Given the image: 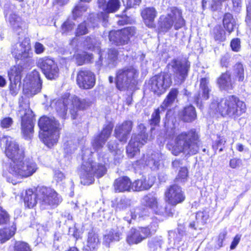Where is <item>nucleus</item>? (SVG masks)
Masks as SVG:
<instances>
[{
	"instance_id": "44",
	"label": "nucleus",
	"mask_w": 251,
	"mask_h": 251,
	"mask_svg": "<svg viewBox=\"0 0 251 251\" xmlns=\"http://www.w3.org/2000/svg\"><path fill=\"white\" fill-rule=\"evenodd\" d=\"M13 251H31L29 245L23 241L15 242Z\"/></svg>"
},
{
	"instance_id": "50",
	"label": "nucleus",
	"mask_w": 251,
	"mask_h": 251,
	"mask_svg": "<svg viewBox=\"0 0 251 251\" xmlns=\"http://www.w3.org/2000/svg\"><path fill=\"white\" fill-rule=\"evenodd\" d=\"M9 220V214L0 206V225L6 224Z\"/></svg>"
},
{
	"instance_id": "43",
	"label": "nucleus",
	"mask_w": 251,
	"mask_h": 251,
	"mask_svg": "<svg viewBox=\"0 0 251 251\" xmlns=\"http://www.w3.org/2000/svg\"><path fill=\"white\" fill-rule=\"evenodd\" d=\"M213 32L215 40L222 42L226 40L225 32L221 26H217L215 27Z\"/></svg>"
},
{
	"instance_id": "21",
	"label": "nucleus",
	"mask_w": 251,
	"mask_h": 251,
	"mask_svg": "<svg viewBox=\"0 0 251 251\" xmlns=\"http://www.w3.org/2000/svg\"><path fill=\"white\" fill-rule=\"evenodd\" d=\"M30 45L28 38H25L22 42L16 45L12 53L17 59H24L30 56Z\"/></svg>"
},
{
	"instance_id": "58",
	"label": "nucleus",
	"mask_w": 251,
	"mask_h": 251,
	"mask_svg": "<svg viewBox=\"0 0 251 251\" xmlns=\"http://www.w3.org/2000/svg\"><path fill=\"white\" fill-rule=\"evenodd\" d=\"M241 239V235H236L235 237L233 239V240L232 241L231 246H230V249L233 250L236 248L237 245L239 243V241Z\"/></svg>"
},
{
	"instance_id": "64",
	"label": "nucleus",
	"mask_w": 251,
	"mask_h": 251,
	"mask_svg": "<svg viewBox=\"0 0 251 251\" xmlns=\"http://www.w3.org/2000/svg\"><path fill=\"white\" fill-rule=\"evenodd\" d=\"M236 149L240 152H242L244 150V146L240 143H238L236 145Z\"/></svg>"
},
{
	"instance_id": "49",
	"label": "nucleus",
	"mask_w": 251,
	"mask_h": 251,
	"mask_svg": "<svg viewBox=\"0 0 251 251\" xmlns=\"http://www.w3.org/2000/svg\"><path fill=\"white\" fill-rule=\"evenodd\" d=\"M13 124V120L10 117H5L0 121V126L2 128H9Z\"/></svg>"
},
{
	"instance_id": "5",
	"label": "nucleus",
	"mask_w": 251,
	"mask_h": 251,
	"mask_svg": "<svg viewBox=\"0 0 251 251\" xmlns=\"http://www.w3.org/2000/svg\"><path fill=\"white\" fill-rule=\"evenodd\" d=\"M90 102L86 99L81 100L77 97L73 96L63 100H53L50 106L54 108L58 114L63 119L66 118L67 111L70 109L72 118L75 119L79 110H83L89 106Z\"/></svg>"
},
{
	"instance_id": "12",
	"label": "nucleus",
	"mask_w": 251,
	"mask_h": 251,
	"mask_svg": "<svg viewBox=\"0 0 251 251\" xmlns=\"http://www.w3.org/2000/svg\"><path fill=\"white\" fill-rule=\"evenodd\" d=\"M141 130L140 133L134 134L126 147V152L129 157L132 158L139 152V148L147 143L148 135L146 134L145 127L141 124L138 126Z\"/></svg>"
},
{
	"instance_id": "63",
	"label": "nucleus",
	"mask_w": 251,
	"mask_h": 251,
	"mask_svg": "<svg viewBox=\"0 0 251 251\" xmlns=\"http://www.w3.org/2000/svg\"><path fill=\"white\" fill-rule=\"evenodd\" d=\"M180 164V161L179 160H175L172 162V166L175 168H177L179 166Z\"/></svg>"
},
{
	"instance_id": "8",
	"label": "nucleus",
	"mask_w": 251,
	"mask_h": 251,
	"mask_svg": "<svg viewBox=\"0 0 251 251\" xmlns=\"http://www.w3.org/2000/svg\"><path fill=\"white\" fill-rule=\"evenodd\" d=\"M37 164L32 159H21L10 167L8 171L12 175L20 178H26L32 176L37 170Z\"/></svg>"
},
{
	"instance_id": "32",
	"label": "nucleus",
	"mask_w": 251,
	"mask_h": 251,
	"mask_svg": "<svg viewBox=\"0 0 251 251\" xmlns=\"http://www.w3.org/2000/svg\"><path fill=\"white\" fill-rule=\"evenodd\" d=\"M132 184L130 179L125 176L115 180L114 186L116 192H121L132 191Z\"/></svg>"
},
{
	"instance_id": "55",
	"label": "nucleus",
	"mask_w": 251,
	"mask_h": 251,
	"mask_svg": "<svg viewBox=\"0 0 251 251\" xmlns=\"http://www.w3.org/2000/svg\"><path fill=\"white\" fill-rule=\"evenodd\" d=\"M74 26V23L70 21L65 22L62 26V29L64 32L71 30Z\"/></svg>"
},
{
	"instance_id": "54",
	"label": "nucleus",
	"mask_w": 251,
	"mask_h": 251,
	"mask_svg": "<svg viewBox=\"0 0 251 251\" xmlns=\"http://www.w3.org/2000/svg\"><path fill=\"white\" fill-rule=\"evenodd\" d=\"M230 47L234 51H239L241 48L240 41L239 39H233L230 43Z\"/></svg>"
},
{
	"instance_id": "31",
	"label": "nucleus",
	"mask_w": 251,
	"mask_h": 251,
	"mask_svg": "<svg viewBox=\"0 0 251 251\" xmlns=\"http://www.w3.org/2000/svg\"><path fill=\"white\" fill-rule=\"evenodd\" d=\"M39 64V67L47 78L52 79L58 76L59 69L57 64Z\"/></svg>"
},
{
	"instance_id": "20",
	"label": "nucleus",
	"mask_w": 251,
	"mask_h": 251,
	"mask_svg": "<svg viewBox=\"0 0 251 251\" xmlns=\"http://www.w3.org/2000/svg\"><path fill=\"white\" fill-rule=\"evenodd\" d=\"M76 81L80 88L84 89H91L95 84V76L89 70H81L77 74Z\"/></svg>"
},
{
	"instance_id": "62",
	"label": "nucleus",
	"mask_w": 251,
	"mask_h": 251,
	"mask_svg": "<svg viewBox=\"0 0 251 251\" xmlns=\"http://www.w3.org/2000/svg\"><path fill=\"white\" fill-rule=\"evenodd\" d=\"M233 8L238 10L241 7L242 0H232Z\"/></svg>"
},
{
	"instance_id": "6",
	"label": "nucleus",
	"mask_w": 251,
	"mask_h": 251,
	"mask_svg": "<svg viewBox=\"0 0 251 251\" xmlns=\"http://www.w3.org/2000/svg\"><path fill=\"white\" fill-rule=\"evenodd\" d=\"M38 126L42 130L40 137L46 145L50 148L57 143L61 127L54 117H42L39 120Z\"/></svg>"
},
{
	"instance_id": "17",
	"label": "nucleus",
	"mask_w": 251,
	"mask_h": 251,
	"mask_svg": "<svg viewBox=\"0 0 251 251\" xmlns=\"http://www.w3.org/2000/svg\"><path fill=\"white\" fill-rule=\"evenodd\" d=\"M134 32V29L132 27L112 31L109 34V40L117 45H125L128 43L130 37L133 35Z\"/></svg>"
},
{
	"instance_id": "41",
	"label": "nucleus",
	"mask_w": 251,
	"mask_h": 251,
	"mask_svg": "<svg viewBox=\"0 0 251 251\" xmlns=\"http://www.w3.org/2000/svg\"><path fill=\"white\" fill-rule=\"evenodd\" d=\"M233 75L239 82H243L245 79L244 69L242 64H235L234 66Z\"/></svg>"
},
{
	"instance_id": "56",
	"label": "nucleus",
	"mask_w": 251,
	"mask_h": 251,
	"mask_svg": "<svg viewBox=\"0 0 251 251\" xmlns=\"http://www.w3.org/2000/svg\"><path fill=\"white\" fill-rule=\"evenodd\" d=\"M64 177V174L61 171L56 170L54 172V178L57 182L62 181Z\"/></svg>"
},
{
	"instance_id": "4",
	"label": "nucleus",
	"mask_w": 251,
	"mask_h": 251,
	"mask_svg": "<svg viewBox=\"0 0 251 251\" xmlns=\"http://www.w3.org/2000/svg\"><path fill=\"white\" fill-rule=\"evenodd\" d=\"M98 159L101 163L96 164L90 160L83 163L80 171L81 183L84 185L92 184L94 181V176L101 177L106 172V169L102 163L106 164L109 161L108 154L100 151L98 153Z\"/></svg>"
},
{
	"instance_id": "13",
	"label": "nucleus",
	"mask_w": 251,
	"mask_h": 251,
	"mask_svg": "<svg viewBox=\"0 0 251 251\" xmlns=\"http://www.w3.org/2000/svg\"><path fill=\"white\" fill-rule=\"evenodd\" d=\"M42 83L39 72L34 70L24 79V91L28 96H32L40 91Z\"/></svg>"
},
{
	"instance_id": "59",
	"label": "nucleus",
	"mask_w": 251,
	"mask_h": 251,
	"mask_svg": "<svg viewBox=\"0 0 251 251\" xmlns=\"http://www.w3.org/2000/svg\"><path fill=\"white\" fill-rule=\"evenodd\" d=\"M141 2V0H127V5L129 7H134L138 5Z\"/></svg>"
},
{
	"instance_id": "46",
	"label": "nucleus",
	"mask_w": 251,
	"mask_h": 251,
	"mask_svg": "<svg viewBox=\"0 0 251 251\" xmlns=\"http://www.w3.org/2000/svg\"><path fill=\"white\" fill-rule=\"evenodd\" d=\"M130 205V201L126 198H122L117 203L116 209L117 211L124 210Z\"/></svg>"
},
{
	"instance_id": "48",
	"label": "nucleus",
	"mask_w": 251,
	"mask_h": 251,
	"mask_svg": "<svg viewBox=\"0 0 251 251\" xmlns=\"http://www.w3.org/2000/svg\"><path fill=\"white\" fill-rule=\"evenodd\" d=\"M87 9L86 5L79 4L77 5L73 11V14L75 18H76L85 12Z\"/></svg>"
},
{
	"instance_id": "29",
	"label": "nucleus",
	"mask_w": 251,
	"mask_h": 251,
	"mask_svg": "<svg viewBox=\"0 0 251 251\" xmlns=\"http://www.w3.org/2000/svg\"><path fill=\"white\" fill-rule=\"evenodd\" d=\"M17 64L12 66L8 72L9 80L11 82H14L16 84L19 82L21 79V76L23 73L25 72V64Z\"/></svg>"
},
{
	"instance_id": "3",
	"label": "nucleus",
	"mask_w": 251,
	"mask_h": 251,
	"mask_svg": "<svg viewBox=\"0 0 251 251\" xmlns=\"http://www.w3.org/2000/svg\"><path fill=\"white\" fill-rule=\"evenodd\" d=\"M199 138L198 134L194 129L181 132L176 138L172 153L175 155H177L180 152L189 155L197 153L199 151Z\"/></svg>"
},
{
	"instance_id": "16",
	"label": "nucleus",
	"mask_w": 251,
	"mask_h": 251,
	"mask_svg": "<svg viewBox=\"0 0 251 251\" xmlns=\"http://www.w3.org/2000/svg\"><path fill=\"white\" fill-rule=\"evenodd\" d=\"M162 155L158 152L151 151L144 154L143 157L133 163L135 167L142 168L145 165L148 166L152 170L157 169L160 164Z\"/></svg>"
},
{
	"instance_id": "7",
	"label": "nucleus",
	"mask_w": 251,
	"mask_h": 251,
	"mask_svg": "<svg viewBox=\"0 0 251 251\" xmlns=\"http://www.w3.org/2000/svg\"><path fill=\"white\" fill-rule=\"evenodd\" d=\"M139 71L133 66L125 67L117 72L116 85L121 91L131 89L137 84Z\"/></svg>"
},
{
	"instance_id": "19",
	"label": "nucleus",
	"mask_w": 251,
	"mask_h": 251,
	"mask_svg": "<svg viewBox=\"0 0 251 251\" xmlns=\"http://www.w3.org/2000/svg\"><path fill=\"white\" fill-rule=\"evenodd\" d=\"M165 196L166 201L172 205L182 202L185 198L181 187L176 184L171 186L166 190Z\"/></svg>"
},
{
	"instance_id": "30",
	"label": "nucleus",
	"mask_w": 251,
	"mask_h": 251,
	"mask_svg": "<svg viewBox=\"0 0 251 251\" xmlns=\"http://www.w3.org/2000/svg\"><path fill=\"white\" fill-rule=\"evenodd\" d=\"M6 17L7 21L9 23L14 31L19 33L23 30V27L25 23L20 16L15 13H12L9 15H6Z\"/></svg>"
},
{
	"instance_id": "57",
	"label": "nucleus",
	"mask_w": 251,
	"mask_h": 251,
	"mask_svg": "<svg viewBox=\"0 0 251 251\" xmlns=\"http://www.w3.org/2000/svg\"><path fill=\"white\" fill-rule=\"evenodd\" d=\"M35 51L36 53L40 54L42 53L45 50L44 46L39 42H36L34 46Z\"/></svg>"
},
{
	"instance_id": "10",
	"label": "nucleus",
	"mask_w": 251,
	"mask_h": 251,
	"mask_svg": "<svg viewBox=\"0 0 251 251\" xmlns=\"http://www.w3.org/2000/svg\"><path fill=\"white\" fill-rule=\"evenodd\" d=\"M1 141L5 144L4 152L10 160L8 167H10L21 159L25 157L24 149L10 136H4Z\"/></svg>"
},
{
	"instance_id": "52",
	"label": "nucleus",
	"mask_w": 251,
	"mask_h": 251,
	"mask_svg": "<svg viewBox=\"0 0 251 251\" xmlns=\"http://www.w3.org/2000/svg\"><path fill=\"white\" fill-rule=\"evenodd\" d=\"M242 164L241 159L234 157L229 160V166L232 169L239 168Z\"/></svg>"
},
{
	"instance_id": "51",
	"label": "nucleus",
	"mask_w": 251,
	"mask_h": 251,
	"mask_svg": "<svg viewBox=\"0 0 251 251\" xmlns=\"http://www.w3.org/2000/svg\"><path fill=\"white\" fill-rule=\"evenodd\" d=\"M76 58L78 62H85L91 61V59L92 58V56L91 54H88L85 52H83L82 54L76 55Z\"/></svg>"
},
{
	"instance_id": "47",
	"label": "nucleus",
	"mask_w": 251,
	"mask_h": 251,
	"mask_svg": "<svg viewBox=\"0 0 251 251\" xmlns=\"http://www.w3.org/2000/svg\"><path fill=\"white\" fill-rule=\"evenodd\" d=\"M188 176V171L186 168L182 167L179 171L176 178L177 182H184L187 180Z\"/></svg>"
},
{
	"instance_id": "40",
	"label": "nucleus",
	"mask_w": 251,
	"mask_h": 251,
	"mask_svg": "<svg viewBox=\"0 0 251 251\" xmlns=\"http://www.w3.org/2000/svg\"><path fill=\"white\" fill-rule=\"evenodd\" d=\"M185 235L184 227L182 226H178L177 231H170L169 232V236L173 238L175 241L179 242L182 237Z\"/></svg>"
},
{
	"instance_id": "24",
	"label": "nucleus",
	"mask_w": 251,
	"mask_h": 251,
	"mask_svg": "<svg viewBox=\"0 0 251 251\" xmlns=\"http://www.w3.org/2000/svg\"><path fill=\"white\" fill-rule=\"evenodd\" d=\"M143 200L145 205L156 214L162 215L165 212L164 208L159 204L157 197L155 195L148 194L144 197Z\"/></svg>"
},
{
	"instance_id": "1",
	"label": "nucleus",
	"mask_w": 251,
	"mask_h": 251,
	"mask_svg": "<svg viewBox=\"0 0 251 251\" xmlns=\"http://www.w3.org/2000/svg\"><path fill=\"white\" fill-rule=\"evenodd\" d=\"M210 108L214 111L219 112L224 116L236 119L246 111L245 103L234 96L230 95L222 99L219 102L213 101Z\"/></svg>"
},
{
	"instance_id": "37",
	"label": "nucleus",
	"mask_w": 251,
	"mask_h": 251,
	"mask_svg": "<svg viewBox=\"0 0 251 251\" xmlns=\"http://www.w3.org/2000/svg\"><path fill=\"white\" fill-rule=\"evenodd\" d=\"M16 230V225L13 223L10 228H3L0 230V242L4 243L13 236Z\"/></svg>"
},
{
	"instance_id": "36",
	"label": "nucleus",
	"mask_w": 251,
	"mask_h": 251,
	"mask_svg": "<svg viewBox=\"0 0 251 251\" xmlns=\"http://www.w3.org/2000/svg\"><path fill=\"white\" fill-rule=\"evenodd\" d=\"M100 244L98 236L95 233L90 232L88 233L87 244L85 249L87 251H96Z\"/></svg>"
},
{
	"instance_id": "60",
	"label": "nucleus",
	"mask_w": 251,
	"mask_h": 251,
	"mask_svg": "<svg viewBox=\"0 0 251 251\" xmlns=\"http://www.w3.org/2000/svg\"><path fill=\"white\" fill-rule=\"evenodd\" d=\"M118 55L117 51L115 49H111L109 50L108 52V56L111 59H113L114 61V59L117 57Z\"/></svg>"
},
{
	"instance_id": "39",
	"label": "nucleus",
	"mask_w": 251,
	"mask_h": 251,
	"mask_svg": "<svg viewBox=\"0 0 251 251\" xmlns=\"http://www.w3.org/2000/svg\"><path fill=\"white\" fill-rule=\"evenodd\" d=\"M121 233L117 229H112L103 237V243L106 246H108L110 243L113 241H119Z\"/></svg>"
},
{
	"instance_id": "26",
	"label": "nucleus",
	"mask_w": 251,
	"mask_h": 251,
	"mask_svg": "<svg viewBox=\"0 0 251 251\" xmlns=\"http://www.w3.org/2000/svg\"><path fill=\"white\" fill-rule=\"evenodd\" d=\"M154 180L155 178L152 176H148V177L143 176L132 183L131 190L133 191L148 190L154 184Z\"/></svg>"
},
{
	"instance_id": "11",
	"label": "nucleus",
	"mask_w": 251,
	"mask_h": 251,
	"mask_svg": "<svg viewBox=\"0 0 251 251\" xmlns=\"http://www.w3.org/2000/svg\"><path fill=\"white\" fill-rule=\"evenodd\" d=\"M161 28L163 31H167L170 29L174 24L176 29H179L184 25V20L182 17L180 10L173 7L166 17H161Z\"/></svg>"
},
{
	"instance_id": "42",
	"label": "nucleus",
	"mask_w": 251,
	"mask_h": 251,
	"mask_svg": "<svg viewBox=\"0 0 251 251\" xmlns=\"http://www.w3.org/2000/svg\"><path fill=\"white\" fill-rule=\"evenodd\" d=\"M209 218L208 212L206 210L199 211L196 213V219L197 221V224L203 225L206 223Z\"/></svg>"
},
{
	"instance_id": "2",
	"label": "nucleus",
	"mask_w": 251,
	"mask_h": 251,
	"mask_svg": "<svg viewBox=\"0 0 251 251\" xmlns=\"http://www.w3.org/2000/svg\"><path fill=\"white\" fill-rule=\"evenodd\" d=\"M37 199L42 204L49 205H57L60 202V199L57 193L50 188L38 187L35 192L32 189L26 191L24 198L25 206L29 208L34 207L37 202Z\"/></svg>"
},
{
	"instance_id": "53",
	"label": "nucleus",
	"mask_w": 251,
	"mask_h": 251,
	"mask_svg": "<svg viewBox=\"0 0 251 251\" xmlns=\"http://www.w3.org/2000/svg\"><path fill=\"white\" fill-rule=\"evenodd\" d=\"M88 27L86 26V23L85 22L81 24L78 25L76 31V35L79 36L81 35H84L86 34L88 32Z\"/></svg>"
},
{
	"instance_id": "28",
	"label": "nucleus",
	"mask_w": 251,
	"mask_h": 251,
	"mask_svg": "<svg viewBox=\"0 0 251 251\" xmlns=\"http://www.w3.org/2000/svg\"><path fill=\"white\" fill-rule=\"evenodd\" d=\"M157 12L153 7H148L143 8L141 12V16L145 25L149 27H154V19L157 16Z\"/></svg>"
},
{
	"instance_id": "23",
	"label": "nucleus",
	"mask_w": 251,
	"mask_h": 251,
	"mask_svg": "<svg viewBox=\"0 0 251 251\" xmlns=\"http://www.w3.org/2000/svg\"><path fill=\"white\" fill-rule=\"evenodd\" d=\"M113 126L109 124L106 125L101 131L100 134L94 140L92 145L94 149L99 151L105 144L106 141L110 137Z\"/></svg>"
},
{
	"instance_id": "15",
	"label": "nucleus",
	"mask_w": 251,
	"mask_h": 251,
	"mask_svg": "<svg viewBox=\"0 0 251 251\" xmlns=\"http://www.w3.org/2000/svg\"><path fill=\"white\" fill-rule=\"evenodd\" d=\"M178 93V91L176 88H173L171 90L161 106L156 109L152 113L151 119L150 121L151 125L157 126L159 124L160 120V115L163 112H164L168 107L172 105L176 98Z\"/></svg>"
},
{
	"instance_id": "25",
	"label": "nucleus",
	"mask_w": 251,
	"mask_h": 251,
	"mask_svg": "<svg viewBox=\"0 0 251 251\" xmlns=\"http://www.w3.org/2000/svg\"><path fill=\"white\" fill-rule=\"evenodd\" d=\"M209 80L207 78H202L200 81V88L198 94L196 95L194 100L198 105L201 106L202 100H207L209 97L210 90L208 87Z\"/></svg>"
},
{
	"instance_id": "22",
	"label": "nucleus",
	"mask_w": 251,
	"mask_h": 251,
	"mask_svg": "<svg viewBox=\"0 0 251 251\" xmlns=\"http://www.w3.org/2000/svg\"><path fill=\"white\" fill-rule=\"evenodd\" d=\"M132 128V122L126 121L116 126L114 132L116 137L121 142L126 143Z\"/></svg>"
},
{
	"instance_id": "34",
	"label": "nucleus",
	"mask_w": 251,
	"mask_h": 251,
	"mask_svg": "<svg viewBox=\"0 0 251 251\" xmlns=\"http://www.w3.org/2000/svg\"><path fill=\"white\" fill-rule=\"evenodd\" d=\"M189 67L188 64H174L173 66V70L176 77L181 82H183L187 76Z\"/></svg>"
},
{
	"instance_id": "35",
	"label": "nucleus",
	"mask_w": 251,
	"mask_h": 251,
	"mask_svg": "<svg viewBox=\"0 0 251 251\" xmlns=\"http://www.w3.org/2000/svg\"><path fill=\"white\" fill-rule=\"evenodd\" d=\"M180 117L185 122H191L195 120L197 117L195 107L192 105L184 107L180 113Z\"/></svg>"
},
{
	"instance_id": "45",
	"label": "nucleus",
	"mask_w": 251,
	"mask_h": 251,
	"mask_svg": "<svg viewBox=\"0 0 251 251\" xmlns=\"http://www.w3.org/2000/svg\"><path fill=\"white\" fill-rule=\"evenodd\" d=\"M162 240L161 239L155 238L149 242V247L151 251H156L161 248Z\"/></svg>"
},
{
	"instance_id": "61",
	"label": "nucleus",
	"mask_w": 251,
	"mask_h": 251,
	"mask_svg": "<svg viewBox=\"0 0 251 251\" xmlns=\"http://www.w3.org/2000/svg\"><path fill=\"white\" fill-rule=\"evenodd\" d=\"M107 146H108L109 150L111 152L115 151L117 149V144H116L115 143H113L111 141H110L109 142H108Z\"/></svg>"
},
{
	"instance_id": "14",
	"label": "nucleus",
	"mask_w": 251,
	"mask_h": 251,
	"mask_svg": "<svg viewBox=\"0 0 251 251\" xmlns=\"http://www.w3.org/2000/svg\"><path fill=\"white\" fill-rule=\"evenodd\" d=\"M172 82L171 75L162 73L153 76L150 80V84L151 90L157 95H160L171 86Z\"/></svg>"
},
{
	"instance_id": "27",
	"label": "nucleus",
	"mask_w": 251,
	"mask_h": 251,
	"mask_svg": "<svg viewBox=\"0 0 251 251\" xmlns=\"http://www.w3.org/2000/svg\"><path fill=\"white\" fill-rule=\"evenodd\" d=\"M99 7L106 13H114L121 6L119 0H98Z\"/></svg>"
},
{
	"instance_id": "38",
	"label": "nucleus",
	"mask_w": 251,
	"mask_h": 251,
	"mask_svg": "<svg viewBox=\"0 0 251 251\" xmlns=\"http://www.w3.org/2000/svg\"><path fill=\"white\" fill-rule=\"evenodd\" d=\"M223 25L226 29L231 33L236 26V22L232 15L230 13H226L223 19Z\"/></svg>"
},
{
	"instance_id": "18",
	"label": "nucleus",
	"mask_w": 251,
	"mask_h": 251,
	"mask_svg": "<svg viewBox=\"0 0 251 251\" xmlns=\"http://www.w3.org/2000/svg\"><path fill=\"white\" fill-rule=\"evenodd\" d=\"M151 232L149 226L132 228L127 234L126 241L129 244H138L151 235Z\"/></svg>"
},
{
	"instance_id": "9",
	"label": "nucleus",
	"mask_w": 251,
	"mask_h": 251,
	"mask_svg": "<svg viewBox=\"0 0 251 251\" xmlns=\"http://www.w3.org/2000/svg\"><path fill=\"white\" fill-rule=\"evenodd\" d=\"M19 103L18 115L21 119L22 130L25 136H28L33 130L32 112L29 108V101L28 99L22 97L19 100Z\"/></svg>"
},
{
	"instance_id": "33",
	"label": "nucleus",
	"mask_w": 251,
	"mask_h": 251,
	"mask_svg": "<svg viewBox=\"0 0 251 251\" xmlns=\"http://www.w3.org/2000/svg\"><path fill=\"white\" fill-rule=\"evenodd\" d=\"M217 83L221 89L228 91L233 88L234 82L231 80L229 73L226 72L219 77Z\"/></svg>"
}]
</instances>
